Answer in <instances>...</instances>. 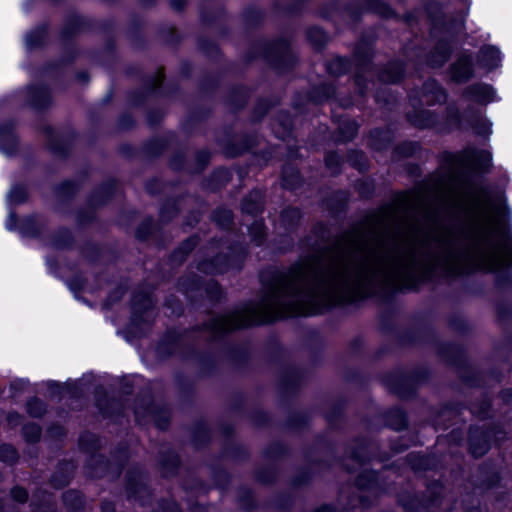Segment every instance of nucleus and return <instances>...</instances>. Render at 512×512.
Here are the masks:
<instances>
[{"mask_svg":"<svg viewBox=\"0 0 512 512\" xmlns=\"http://www.w3.org/2000/svg\"><path fill=\"white\" fill-rule=\"evenodd\" d=\"M43 36H44V29L29 33L25 39L26 45L29 48H33V47L39 45L42 42Z\"/></svg>","mask_w":512,"mask_h":512,"instance_id":"6ab92c4d","label":"nucleus"},{"mask_svg":"<svg viewBox=\"0 0 512 512\" xmlns=\"http://www.w3.org/2000/svg\"><path fill=\"white\" fill-rule=\"evenodd\" d=\"M0 457L5 462H14L17 459L16 450L10 445H2L0 447Z\"/></svg>","mask_w":512,"mask_h":512,"instance_id":"a211bd4d","label":"nucleus"},{"mask_svg":"<svg viewBox=\"0 0 512 512\" xmlns=\"http://www.w3.org/2000/svg\"><path fill=\"white\" fill-rule=\"evenodd\" d=\"M358 485L361 486V487H365L366 485L362 482V476L359 477L358 481H357Z\"/></svg>","mask_w":512,"mask_h":512,"instance_id":"f704fd0d","label":"nucleus"},{"mask_svg":"<svg viewBox=\"0 0 512 512\" xmlns=\"http://www.w3.org/2000/svg\"><path fill=\"white\" fill-rule=\"evenodd\" d=\"M283 182H284V185L289 187V188H292L294 186V184H295V182H288L285 174L283 175Z\"/></svg>","mask_w":512,"mask_h":512,"instance_id":"2f4dec72","label":"nucleus"},{"mask_svg":"<svg viewBox=\"0 0 512 512\" xmlns=\"http://www.w3.org/2000/svg\"><path fill=\"white\" fill-rule=\"evenodd\" d=\"M154 306V300L150 293H145L143 295H135L133 297V309L135 312L140 311L141 309L148 310Z\"/></svg>","mask_w":512,"mask_h":512,"instance_id":"f8f14e48","label":"nucleus"},{"mask_svg":"<svg viewBox=\"0 0 512 512\" xmlns=\"http://www.w3.org/2000/svg\"><path fill=\"white\" fill-rule=\"evenodd\" d=\"M469 272H495L512 265V238H505L490 212L471 231L469 248L460 257Z\"/></svg>","mask_w":512,"mask_h":512,"instance_id":"f03ea898","label":"nucleus"},{"mask_svg":"<svg viewBox=\"0 0 512 512\" xmlns=\"http://www.w3.org/2000/svg\"><path fill=\"white\" fill-rule=\"evenodd\" d=\"M15 225H16V216L13 213H10L7 218V221H6V228L8 230H12V229H14Z\"/></svg>","mask_w":512,"mask_h":512,"instance_id":"bb28decb","label":"nucleus"},{"mask_svg":"<svg viewBox=\"0 0 512 512\" xmlns=\"http://www.w3.org/2000/svg\"><path fill=\"white\" fill-rule=\"evenodd\" d=\"M474 75L472 58L468 54L460 55L450 67V79L466 82Z\"/></svg>","mask_w":512,"mask_h":512,"instance_id":"39448f33","label":"nucleus"},{"mask_svg":"<svg viewBox=\"0 0 512 512\" xmlns=\"http://www.w3.org/2000/svg\"><path fill=\"white\" fill-rule=\"evenodd\" d=\"M27 412L32 417H41L45 413V405L39 399H31L27 403Z\"/></svg>","mask_w":512,"mask_h":512,"instance_id":"dca6fc26","label":"nucleus"},{"mask_svg":"<svg viewBox=\"0 0 512 512\" xmlns=\"http://www.w3.org/2000/svg\"><path fill=\"white\" fill-rule=\"evenodd\" d=\"M196 244L197 241L194 238H190L183 243L181 250H184V253L187 254L196 246Z\"/></svg>","mask_w":512,"mask_h":512,"instance_id":"b1692460","label":"nucleus"},{"mask_svg":"<svg viewBox=\"0 0 512 512\" xmlns=\"http://www.w3.org/2000/svg\"><path fill=\"white\" fill-rule=\"evenodd\" d=\"M25 197V189L19 186L13 187L8 194V200L11 203H20L25 199Z\"/></svg>","mask_w":512,"mask_h":512,"instance_id":"aec40b11","label":"nucleus"},{"mask_svg":"<svg viewBox=\"0 0 512 512\" xmlns=\"http://www.w3.org/2000/svg\"><path fill=\"white\" fill-rule=\"evenodd\" d=\"M313 34H317V35H319V37H320V39H321V40H322V39H324V34H323V32H322L321 30H319V29H314V30H310V31H309V37H310V38L313 36Z\"/></svg>","mask_w":512,"mask_h":512,"instance_id":"c85d7f7f","label":"nucleus"},{"mask_svg":"<svg viewBox=\"0 0 512 512\" xmlns=\"http://www.w3.org/2000/svg\"><path fill=\"white\" fill-rule=\"evenodd\" d=\"M14 418H19V415H15V416L14 415H10L9 418H8L9 422L12 423L14 421Z\"/></svg>","mask_w":512,"mask_h":512,"instance_id":"c9c22d12","label":"nucleus"},{"mask_svg":"<svg viewBox=\"0 0 512 512\" xmlns=\"http://www.w3.org/2000/svg\"><path fill=\"white\" fill-rule=\"evenodd\" d=\"M262 194L259 191H252L242 202V211L247 214H257L263 209Z\"/></svg>","mask_w":512,"mask_h":512,"instance_id":"6e6552de","label":"nucleus"},{"mask_svg":"<svg viewBox=\"0 0 512 512\" xmlns=\"http://www.w3.org/2000/svg\"><path fill=\"white\" fill-rule=\"evenodd\" d=\"M170 4L175 10H180L184 7L185 0H170Z\"/></svg>","mask_w":512,"mask_h":512,"instance_id":"cd10ccee","label":"nucleus"},{"mask_svg":"<svg viewBox=\"0 0 512 512\" xmlns=\"http://www.w3.org/2000/svg\"><path fill=\"white\" fill-rule=\"evenodd\" d=\"M11 495L14 500H16L20 503H24L28 499L27 491L25 489L19 488V487L13 488L11 491Z\"/></svg>","mask_w":512,"mask_h":512,"instance_id":"4be33fe9","label":"nucleus"},{"mask_svg":"<svg viewBox=\"0 0 512 512\" xmlns=\"http://www.w3.org/2000/svg\"><path fill=\"white\" fill-rule=\"evenodd\" d=\"M249 233L252 237V240L260 245L264 236H265V227L263 221L255 220L252 225L249 227Z\"/></svg>","mask_w":512,"mask_h":512,"instance_id":"4468645a","label":"nucleus"},{"mask_svg":"<svg viewBox=\"0 0 512 512\" xmlns=\"http://www.w3.org/2000/svg\"><path fill=\"white\" fill-rule=\"evenodd\" d=\"M290 214L293 216H298L299 212L296 209H287L283 212V217H285L286 215H290Z\"/></svg>","mask_w":512,"mask_h":512,"instance_id":"c756f323","label":"nucleus"},{"mask_svg":"<svg viewBox=\"0 0 512 512\" xmlns=\"http://www.w3.org/2000/svg\"><path fill=\"white\" fill-rule=\"evenodd\" d=\"M132 493V487H129V494Z\"/></svg>","mask_w":512,"mask_h":512,"instance_id":"ea45409f","label":"nucleus"},{"mask_svg":"<svg viewBox=\"0 0 512 512\" xmlns=\"http://www.w3.org/2000/svg\"><path fill=\"white\" fill-rule=\"evenodd\" d=\"M456 26H457V29H458V30H462V29H463V27H464V22H463V20H460V21L457 23V25H456Z\"/></svg>","mask_w":512,"mask_h":512,"instance_id":"72a5a7b5","label":"nucleus"},{"mask_svg":"<svg viewBox=\"0 0 512 512\" xmlns=\"http://www.w3.org/2000/svg\"><path fill=\"white\" fill-rule=\"evenodd\" d=\"M325 162L329 167H337L339 165V157L336 154H328L326 156Z\"/></svg>","mask_w":512,"mask_h":512,"instance_id":"5701e85b","label":"nucleus"},{"mask_svg":"<svg viewBox=\"0 0 512 512\" xmlns=\"http://www.w3.org/2000/svg\"><path fill=\"white\" fill-rule=\"evenodd\" d=\"M229 262L225 257H218L212 262H202L199 264L198 269L205 273H223L228 270Z\"/></svg>","mask_w":512,"mask_h":512,"instance_id":"1a4fd4ad","label":"nucleus"},{"mask_svg":"<svg viewBox=\"0 0 512 512\" xmlns=\"http://www.w3.org/2000/svg\"><path fill=\"white\" fill-rule=\"evenodd\" d=\"M404 208H385L346 232L327 253L302 258L288 269L265 274V292L212 319L220 334L279 318L319 314L354 297H366L431 278L448 259V230L437 198L413 195Z\"/></svg>","mask_w":512,"mask_h":512,"instance_id":"f257e3e1","label":"nucleus"},{"mask_svg":"<svg viewBox=\"0 0 512 512\" xmlns=\"http://www.w3.org/2000/svg\"><path fill=\"white\" fill-rule=\"evenodd\" d=\"M34 90H35V88H33V87H29L27 89L28 93L31 94V95L34 93Z\"/></svg>","mask_w":512,"mask_h":512,"instance_id":"e433bc0d","label":"nucleus"},{"mask_svg":"<svg viewBox=\"0 0 512 512\" xmlns=\"http://www.w3.org/2000/svg\"><path fill=\"white\" fill-rule=\"evenodd\" d=\"M77 494L73 491H69L67 493L64 494V501L65 503H68V501L72 498V497H76Z\"/></svg>","mask_w":512,"mask_h":512,"instance_id":"7c9ffc66","label":"nucleus"},{"mask_svg":"<svg viewBox=\"0 0 512 512\" xmlns=\"http://www.w3.org/2000/svg\"><path fill=\"white\" fill-rule=\"evenodd\" d=\"M348 69V61L344 58H336L328 64V71L334 75H341Z\"/></svg>","mask_w":512,"mask_h":512,"instance_id":"2eb2a0df","label":"nucleus"},{"mask_svg":"<svg viewBox=\"0 0 512 512\" xmlns=\"http://www.w3.org/2000/svg\"><path fill=\"white\" fill-rule=\"evenodd\" d=\"M104 512H113V508L104 507Z\"/></svg>","mask_w":512,"mask_h":512,"instance_id":"4c0bfd02","label":"nucleus"},{"mask_svg":"<svg viewBox=\"0 0 512 512\" xmlns=\"http://www.w3.org/2000/svg\"><path fill=\"white\" fill-rule=\"evenodd\" d=\"M31 104L36 105L35 100H31Z\"/></svg>","mask_w":512,"mask_h":512,"instance_id":"58836bf2","label":"nucleus"},{"mask_svg":"<svg viewBox=\"0 0 512 512\" xmlns=\"http://www.w3.org/2000/svg\"><path fill=\"white\" fill-rule=\"evenodd\" d=\"M0 511L1 512H16V508L13 507L11 510H5L3 502H0Z\"/></svg>","mask_w":512,"mask_h":512,"instance_id":"473e14b6","label":"nucleus"},{"mask_svg":"<svg viewBox=\"0 0 512 512\" xmlns=\"http://www.w3.org/2000/svg\"><path fill=\"white\" fill-rule=\"evenodd\" d=\"M492 154L487 150L466 149L462 154L450 156V210L452 209V170L459 167L467 172H478L490 169Z\"/></svg>","mask_w":512,"mask_h":512,"instance_id":"7ed1b4c3","label":"nucleus"},{"mask_svg":"<svg viewBox=\"0 0 512 512\" xmlns=\"http://www.w3.org/2000/svg\"><path fill=\"white\" fill-rule=\"evenodd\" d=\"M403 74V69L400 65L395 64L389 69L385 70L381 75L380 78L382 81L385 82H397L401 79Z\"/></svg>","mask_w":512,"mask_h":512,"instance_id":"ddd939ff","label":"nucleus"},{"mask_svg":"<svg viewBox=\"0 0 512 512\" xmlns=\"http://www.w3.org/2000/svg\"><path fill=\"white\" fill-rule=\"evenodd\" d=\"M501 60V52L495 46H484L479 51V64L489 71L497 68Z\"/></svg>","mask_w":512,"mask_h":512,"instance_id":"0eeeda50","label":"nucleus"},{"mask_svg":"<svg viewBox=\"0 0 512 512\" xmlns=\"http://www.w3.org/2000/svg\"><path fill=\"white\" fill-rule=\"evenodd\" d=\"M473 132L481 137H489L492 134V123L484 116H481L471 123Z\"/></svg>","mask_w":512,"mask_h":512,"instance_id":"9d476101","label":"nucleus"},{"mask_svg":"<svg viewBox=\"0 0 512 512\" xmlns=\"http://www.w3.org/2000/svg\"><path fill=\"white\" fill-rule=\"evenodd\" d=\"M214 220L222 227H228L232 221V213L227 209H219L214 213Z\"/></svg>","mask_w":512,"mask_h":512,"instance_id":"f3484780","label":"nucleus"},{"mask_svg":"<svg viewBox=\"0 0 512 512\" xmlns=\"http://www.w3.org/2000/svg\"><path fill=\"white\" fill-rule=\"evenodd\" d=\"M15 149V139L12 134L0 127V150L9 155Z\"/></svg>","mask_w":512,"mask_h":512,"instance_id":"9b49d317","label":"nucleus"},{"mask_svg":"<svg viewBox=\"0 0 512 512\" xmlns=\"http://www.w3.org/2000/svg\"><path fill=\"white\" fill-rule=\"evenodd\" d=\"M346 127L349 131V134L345 136V140H350L357 133V125L354 122H349L346 124Z\"/></svg>","mask_w":512,"mask_h":512,"instance_id":"393cba45","label":"nucleus"},{"mask_svg":"<svg viewBox=\"0 0 512 512\" xmlns=\"http://www.w3.org/2000/svg\"><path fill=\"white\" fill-rule=\"evenodd\" d=\"M464 100L470 105L486 106L497 100L495 89L486 83H475L463 92Z\"/></svg>","mask_w":512,"mask_h":512,"instance_id":"20e7f679","label":"nucleus"},{"mask_svg":"<svg viewBox=\"0 0 512 512\" xmlns=\"http://www.w3.org/2000/svg\"><path fill=\"white\" fill-rule=\"evenodd\" d=\"M27 385V382L23 379L13 381L10 385V388L15 391L23 390L25 386Z\"/></svg>","mask_w":512,"mask_h":512,"instance_id":"a878e982","label":"nucleus"},{"mask_svg":"<svg viewBox=\"0 0 512 512\" xmlns=\"http://www.w3.org/2000/svg\"><path fill=\"white\" fill-rule=\"evenodd\" d=\"M25 437L34 442L40 437V428L37 425H26L23 429Z\"/></svg>","mask_w":512,"mask_h":512,"instance_id":"412c9836","label":"nucleus"},{"mask_svg":"<svg viewBox=\"0 0 512 512\" xmlns=\"http://www.w3.org/2000/svg\"><path fill=\"white\" fill-rule=\"evenodd\" d=\"M470 237L471 231L465 236L463 247H461L459 251H456L454 247L452 248V246H455V243H452V231L450 230V277L454 274L469 273V271L463 270L466 268V263L464 260H461L460 257L469 248Z\"/></svg>","mask_w":512,"mask_h":512,"instance_id":"423d86ee","label":"nucleus"}]
</instances>
